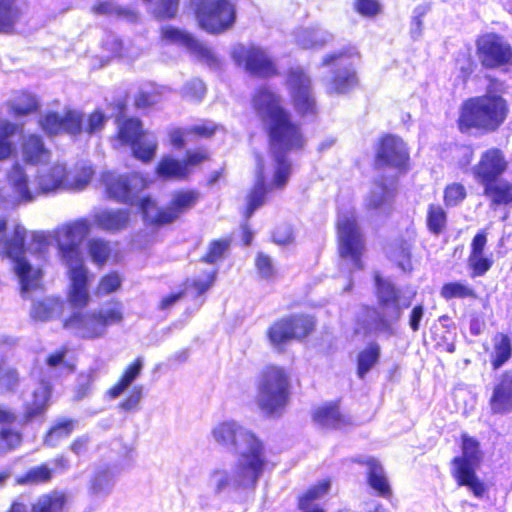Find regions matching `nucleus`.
I'll list each match as a JSON object with an SVG mask.
<instances>
[{"label": "nucleus", "instance_id": "19", "mask_svg": "<svg viewBox=\"0 0 512 512\" xmlns=\"http://www.w3.org/2000/svg\"><path fill=\"white\" fill-rule=\"evenodd\" d=\"M233 59L251 75L271 78L278 74L275 62L259 47L241 46L233 51Z\"/></svg>", "mask_w": 512, "mask_h": 512}, {"label": "nucleus", "instance_id": "29", "mask_svg": "<svg viewBox=\"0 0 512 512\" xmlns=\"http://www.w3.org/2000/svg\"><path fill=\"white\" fill-rule=\"evenodd\" d=\"M366 472V483L376 496L386 500L393 498V489L381 462H371Z\"/></svg>", "mask_w": 512, "mask_h": 512}, {"label": "nucleus", "instance_id": "8", "mask_svg": "<svg viewBox=\"0 0 512 512\" xmlns=\"http://www.w3.org/2000/svg\"><path fill=\"white\" fill-rule=\"evenodd\" d=\"M360 59L355 46L347 45L338 51L326 54L322 66L334 67L329 79V94H347L359 85V78L354 63Z\"/></svg>", "mask_w": 512, "mask_h": 512}, {"label": "nucleus", "instance_id": "53", "mask_svg": "<svg viewBox=\"0 0 512 512\" xmlns=\"http://www.w3.org/2000/svg\"><path fill=\"white\" fill-rule=\"evenodd\" d=\"M206 93L204 82L198 78L190 79L185 82L181 89L182 97L191 102H200Z\"/></svg>", "mask_w": 512, "mask_h": 512}, {"label": "nucleus", "instance_id": "28", "mask_svg": "<svg viewBox=\"0 0 512 512\" xmlns=\"http://www.w3.org/2000/svg\"><path fill=\"white\" fill-rule=\"evenodd\" d=\"M265 335L276 351L284 352L287 345L294 341L287 315L275 319L268 326Z\"/></svg>", "mask_w": 512, "mask_h": 512}, {"label": "nucleus", "instance_id": "25", "mask_svg": "<svg viewBox=\"0 0 512 512\" xmlns=\"http://www.w3.org/2000/svg\"><path fill=\"white\" fill-rule=\"evenodd\" d=\"M331 484V479L327 477L307 487L296 498L297 509L300 512H327L317 502L329 493Z\"/></svg>", "mask_w": 512, "mask_h": 512}, {"label": "nucleus", "instance_id": "58", "mask_svg": "<svg viewBox=\"0 0 512 512\" xmlns=\"http://www.w3.org/2000/svg\"><path fill=\"white\" fill-rule=\"evenodd\" d=\"M22 434L11 428L0 429V448L4 451H11L22 443Z\"/></svg>", "mask_w": 512, "mask_h": 512}, {"label": "nucleus", "instance_id": "59", "mask_svg": "<svg viewBox=\"0 0 512 512\" xmlns=\"http://www.w3.org/2000/svg\"><path fill=\"white\" fill-rule=\"evenodd\" d=\"M353 8L356 13L366 18H373L382 10V6L378 0H355Z\"/></svg>", "mask_w": 512, "mask_h": 512}, {"label": "nucleus", "instance_id": "42", "mask_svg": "<svg viewBox=\"0 0 512 512\" xmlns=\"http://www.w3.org/2000/svg\"><path fill=\"white\" fill-rule=\"evenodd\" d=\"M150 6V14L157 21L172 20L177 16L180 0H142Z\"/></svg>", "mask_w": 512, "mask_h": 512}, {"label": "nucleus", "instance_id": "14", "mask_svg": "<svg viewBox=\"0 0 512 512\" xmlns=\"http://www.w3.org/2000/svg\"><path fill=\"white\" fill-rule=\"evenodd\" d=\"M338 254L349 259L357 270L364 268L362 257L366 250L365 239L354 215H343L335 225Z\"/></svg>", "mask_w": 512, "mask_h": 512}, {"label": "nucleus", "instance_id": "5", "mask_svg": "<svg viewBox=\"0 0 512 512\" xmlns=\"http://www.w3.org/2000/svg\"><path fill=\"white\" fill-rule=\"evenodd\" d=\"M508 168L509 161L498 147L484 150L472 168L473 178L492 208L512 205V182L503 178Z\"/></svg>", "mask_w": 512, "mask_h": 512}, {"label": "nucleus", "instance_id": "7", "mask_svg": "<svg viewBox=\"0 0 512 512\" xmlns=\"http://www.w3.org/2000/svg\"><path fill=\"white\" fill-rule=\"evenodd\" d=\"M460 440L461 455L451 459V476L457 486L468 488L474 497L481 499L489 487L477 474L484 458L480 442L467 433H462Z\"/></svg>", "mask_w": 512, "mask_h": 512}, {"label": "nucleus", "instance_id": "57", "mask_svg": "<svg viewBox=\"0 0 512 512\" xmlns=\"http://www.w3.org/2000/svg\"><path fill=\"white\" fill-rule=\"evenodd\" d=\"M211 159V154L209 150L201 146L194 150H187L185 153V157L182 160L186 169H191L192 167L199 166Z\"/></svg>", "mask_w": 512, "mask_h": 512}, {"label": "nucleus", "instance_id": "56", "mask_svg": "<svg viewBox=\"0 0 512 512\" xmlns=\"http://www.w3.org/2000/svg\"><path fill=\"white\" fill-rule=\"evenodd\" d=\"M112 485V476L108 468L97 470L90 481V491L93 494L106 492Z\"/></svg>", "mask_w": 512, "mask_h": 512}, {"label": "nucleus", "instance_id": "51", "mask_svg": "<svg viewBox=\"0 0 512 512\" xmlns=\"http://www.w3.org/2000/svg\"><path fill=\"white\" fill-rule=\"evenodd\" d=\"M466 197V188L460 182H452L444 188L443 201L446 207H455L462 203Z\"/></svg>", "mask_w": 512, "mask_h": 512}, {"label": "nucleus", "instance_id": "63", "mask_svg": "<svg viewBox=\"0 0 512 512\" xmlns=\"http://www.w3.org/2000/svg\"><path fill=\"white\" fill-rule=\"evenodd\" d=\"M158 92L139 90L133 98V106L136 110H143L154 106L158 101Z\"/></svg>", "mask_w": 512, "mask_h": 512}, {"label": "nucleus", "instance_id": "18", "mask_svg": "<svg viewBox=\"0 0 512 512\" xmlns=\"http://www.w3.org/2000/svg\"><path fill=\"white\" fill-rule=\"evenodd\" d=\"M287 82L291 104L297 115L301 118L315 116L318 106L310 77L302 69H296L289 72Z\"/></svg>", "mask_w": 512, "mask_h": 512}, {"label": "nucleus", "instance_id": "62", "mask_svg": "<svg viewBox=\"0 0 512 512\" xmlns=\"http://www.w3.org/2000/svg\"><path fill=\"white\" fill-rule=\"evenodd\" d=\"M143 394V387L135 385L131 388L126 397L119 403V408L123 411H134L139 407V403Z\"/></svg>", "mask_w": 512, "mask_h": 512}, {"label": "nucleus", "instance_id": "45", "mask_svg": "<svg viewBox=\"0 0 512 512\" xmlns=\"http://www.w3.org/2000/svg\"><path fill=\"white\" fill-rule=\"evenodd\" d=\"M426 226L430 233L440 235L447 227V213L439 204H430L426 214Z\"/></svg>", "mask_w": 512, "mask_h": 512}, {"label": "nucleus", "instance_id": "40", "mask_svg": "<svg viewBox=\"0 0 512 512\" xmlns=\"http://www.w3.org/2000/svg\"><path fill=\"white\" fill-rule=\"evenodd\" d=\"M439 293L441 298L447 302L454 299L476 300L479 298L475 288L462 281H449L444 283L441 286Z\"/></svg>", "mask_w": 512, "mask_h": 512}, {"label": "nucleus", "instance_id": "48", "mask_svg": "<svg viewBox=\"0 0 512 512\" xmlns=\"http://www.w3.org/2000/svg\"><path fill=\"white\" fill-rule=\"evenodd\" d=\"M64 181V169L58 166L52 167L38 176V187L42 193H47L60 188Z\"/></svg>", "mask_w": 512, "mask_h": 512}, {"label": "nucleus", "instance_id": "52", "mask_svg": "<svg viewBox=\"0 0 512 512\" xmlns=\"http://www.w3.org/2000/svg\"><path fill=\"white\" fill-rule=\"evenodd\" d=\"M255 269L257 274L265 280H273L277 276V269L273 259L264 252H258L255 256Z\"/></svg>", "mask_w": 512, "mask_h": 512}, {"label": "nucleus", "instance_id": "35", "mask_svg": "<svg viewBox=\"0 0 512 512\" xmlns=\"http://www.w3.org/2000/svg\"><path fill=\"white\" fill-rule=\"evenodd\" d=\"M7 180L13 193L20 202H31L34 199L32 192L28 187V176L24 168L19 164H14L7 175Z\"/></svg>", "mask_w": 512, "mask_h": 512}, {"label": "nucleus", "instance_id": "64", "mask_svg": "<svg viewBox=\"0 0 512 512\" xmlns=\"http://www.w3.org/2000/svg\"><path fill=\"white\" fill-rule=\"evenodd\" d=\"M0 384L8 391H13L19 384V375L16 369H4L0 365Z\"/></svg>", "mask_w": 512, "mask_h": 512}, {"label": "nucleus", "instance_id": "11", "mask_svg": "<svg viewBox=\"0 0 512 512\" xmlns=\"http://www.w3.org/2000/svg\"><path fill=\"white\" fill-rule=\"evenodd\" d=\"M200 199V193L195 189H181L175 191L167 205L159 207L153 216L149 215L154 209V202L150 197L141 199L140 210L146 223L153 228H161L173 224L182 214L191 210Z\"/></svg>", "mask_w": 512, "mask_h": 512}, {"label": "nucleus", "instance_id": "4", "mask_svg": "<svg viewBox=\"0 0 512 512\" xmlns=\"http://www.w3.org/2000/svg\"><path fill=\"white\" fill-rule=\"evenodd\" d=\"M510 109L507 100L499 93L488 92L473 96L461 103L456 120L460 133L475 131L494 133L505 123Z\"/></svg>", "mask_w": 512, "mask_h": 512}, {"label": "nucleus", "instance_id": "36", "mask_svg": "<svg viewBox=\"0 0 512 512\" xmlns=\"http://www.w3.org/2000/svg\"><path fill=\"white\" fill-rule=\"evenodd\" d=\"M142 121L137 117H126L118 125L116 138L123 145L137 143L139 138L146 136Z\"/></svg>", "mask_w": 512, "mask_h": 512}, {"label": "nucleus", "instance_id": "17", "mask_svg": "<svg viewBox=\"0 0 512 512\" xmlns=\"http://www.w3.org/2000/svg\"><path fill=\"white\" fill-rule=\"evenodd\" d=\"M409 160V149L402 138L386 133L378 139L374 156L375 168L389 167L405 172L408 169Z\"/></svg>", "mask_w": 512, "mask_h": 512}, {"label": "nucleus", "instance_id": "60", "mask_svg": "<svg viewBox=\"0 0 512 512\" xmlns=\"http://www.w3.org/2000/svg\"><path fill=\"white\" fill-rule=\"evenodd\" d=\"M53 311L51 300H38L33 303L30 315L36 321H47L52 317Z\"/></svg>", "mask_w": 512, "mask_h": 512}, {"label": "nucleus", "instance_id": "44", "mask_svg": "<svg viewBox=\"0 0 512 512\" xmlns=\"http://www.w3.org/2000/svg\"><path fill=\"white\" fill-rule=\"evenodd\" d=\"M38 109L39 103L37 98L27 91L19 93L10 105V113L14 117L27 116L37 112Z\"/></svg>", "mask_w": 512, "mask_h": 512}, {"label": "nucleus", "instance_id": "26", "mask_svg": "<svg viewBox=\"0 0 512 512\" xmlns=\"http://www.w3.org/2000/svg\"><path fill=\"white\" fill-rule=\"evenodd\" d=\"M22 160L29 165H39L49 161L51 152L42 136L31 133L24 136L20 143Z\"/></svg>", "mask_w": 512, "mask_h": 512}, {"label": "nucleus", "instance_id": "3", "mask_svg": "<svg viewBox=\"0 0 512 512\" xmlns=\"http://www.w3.org/2000/svg\"><path fill=\"white\" fill-rule=\"evenodd\" d=\"M211 435L217 444L234 453H238L241 442H245L248 448V453L243 454L246 462L236 471L235 486L254 489L265 465L262 441L234 420L219 422L213 427Z\"/></svg>", "mask_w": 512, "mask_h": 512}, {"label": "nucleus", "instance_id": "55", "mask_svg": "<svg viewBox=\"0 0 512 512\" xmlns=\"http://www.w3.org/2000/svg\"><path fill=\"white\" fill-rule=\"evenodd\" d=\"M467 262L473 278L484 276L494 264L492 256L487 255L468 256Z\"/></svg>", "mask_w": 512, "mask_h": 512}, {"label": "nucleus", "instance_id": "46", "mask_svg": "<svg viewBox=\"0 0 512 512\" xmlns=\"http://www.w3.org/2000/svg\"><path fill=\"white\" fill-rule=\"evenodd\" d=\"M232 243L230 236L214 239L209 242L207 251L200 257V261L205 264H215L222 260L229 250Z\"/></svg>", "mask_w": 512, "mask_h": 512}, {"label": "nucleus", "instance_id": "31", "mask_svg": "<svg viewBox=\"0 0 512 512\" xmlns=\"http://www.w3.org/2000/svg\"><path fill=\"white\" fill-rule=\"evenodd\" d=\"M19 0H0V34L13 35L23 16Z\"/></svg>", "mask_w": 512, "mask_h": 512}, {"label": "nucleus", "instance_id": "6", "mask_svg": "<svg viewBox=\"0 0 512 512\" xmlns=\"http://www.w3.org/2000/svg\"><path fill=\"white\" fill-rule=\"evenodd\" d=\"M291 371L281 365L270 363L259 373L256 382V404L266 417H281L292 394Z\"/></svg>", "mask_w": 512, "mask_h": 512}, {"label": "nucleus", "instance_id": "10", "mask_svg": "<svg viewBox=\"0 0 512 512\" xmlns=\"http://www.w3.org/2000/svg\"><path fill=\"white\" fill-rule=\"evenodd\" d=\"M123 312L120 303L117 307L103 311L73 312L63 321L65 329L73 331L83 340H95L104 337L107 327L121 323Z\"/></svg>", "mask_w": 512, "mask_h": 512}, {"label": "nucleus", "instance_id": "41", "mask_svg": "<svg viewBox=\"0 0 512 512\" xmlns=\"http://www.w3.org/2000/svg\"><path fill=\"white\" fill-rule=\"evenodd\" d=\"M53 478V469L46 463L28 469L24 474L15 478V484L20 486L48 483Z\"/></svg>", "mask_w": 512, "mask_h": 512}, {"label": "nucleus", "instance_id": "12", "mask_svg": "<svg viewBox=\"0 0 512 512\" xmlns=\"http://www.w3.org/2000/svg\"><path fill=\"white\" fill-rule=\"evenodd\" d=\"M26 231L20 226L13 229L11 236L4 239L1 256L14 262V272L19 278L22 294L34 289L42 277L40 269L34 270L25 257Z\"/></svg>", "mask_w": 512, "mask_h": 512}, {"label": "nucleus", "instance_id": "27", "mask_svg": "<svg viewBox=\"0 0 512 512\" xmlns=\"http://www.w3.org/2000/svg\"><path fill=\"white\" fill-rule=\"evenodd\" d=\"M493 370L500 369L512 358V338L508 333L496 332L491 338V349L484 348Z\"/></svg>", "mask_w": 512, "mask_h": 512}, {"label": "nucleus", "instance_id": "9", "mask_svg": "<svg viewBox=\"0 0 512 512\" xmlns=\"http://www.w3.org/2000/svg\"><path fill=\"white\" fill-rule=\"evenodd\" d=\"M373 281L378 307L374 320L375 328L393 334V324L401 319L403 310L408 308L410 303H401L402 291L392 281L384 279L380 274H375Z\"/></svg>", "mask_w": 512, "mask_h": 512}, {"label": "nucleus", "instance_id": "21", "mask_svg": "<svg viewBox=\"0 0 512 512\" xmlns=\"http://www.w3.org/2000/svg\"><path fill=\"white\" fill-rule=\"evenodd\" d=\"M488 403L494 415H504L512 411V370L503 371L495 379Z\"/></svg>", "mask_w": 512, "mask_h": 512}, {"label": "nucleus", "instance_id": "37", "mask_svg": "<svg viewBox=\"0 0 512 512\" xmlns=\"http://www.w3.org/2000/svg\"><path fill=\"white\" fill-rule=\"evenodd\" d=\"M67 496L61 491H51L39 496L30 506V512H66Z\"/></svg>", "mask_w": 512, "mask_h": 512}, {"label": "nucleus", "instance_id": "16", "mask_svg": "<svg viewBox=\"0 0 512 512\" xmlns=\"http://www.w3.org/2000/svg\"><path fill=\"white\" fill-rule=\"evenodd\" d=\"M100 182L106 197L119 203H130L147 186L146 178L139 172L119 174L104 171Z\"/></svg>", "mask_w": 512, "mask_h": 512}, {"label": "nucleus", "instance_id": "61", "mask_svg": "<svg viewBox=\"0 0 512 512\" xmlns=\"http://www.w3.org/2000/svg\"><path fill=\"white\" fill-rule=\"evenodd\" d=\"M106 122V117L102 110L95 109L93 110L86 119V124L83 126V132L88 135L95 134L100 132Z\"/></svg>", "mask_w": 512, "mask_h": 512}, {"label": "nucleus", "instance_id": "20", "mask_svg": "<svg viewBox=\"0 0 512 512\" xmlns=\"http://www.w3.org/2000/svg\"><path fill=\"white\" fill-rule=\"evenodd\" d=\"M84 114L75 109H67L61 115L55 111L46 112L38 121L39 127L50 136L66 133L78 136L83 132Z\"/></svg>", "mask_w": 512, "mask_h": 512}, {"label": "nucleus", "instance_id": "2", "mask_svg": "<svg viewBox=\"0 0 512 512\" xmlns=\"http://www.w3.org/2000/svg\"><path fill=\"white\" fill-rule=\"evenodd\" d=\"M91 224L87 218L66 222L53 231L61 260L67 267L69 286L67 301L72 308L84 309L90 303L89 286L91 275L81 255L80 244L90 233Z\"/></svg>", "mask_w": 512, "mask_h": 512}, {"label": "nucleus", "instance_id": "47", "mask_svg": "<svg viewBox=\"0 0 512 512\" xmlns=\"http://www.w3.org/2000/svg\"><path fill=\"white\" fill-rule=\"evenodd\" d=\"M129 147L135 159L147 164L154 159L158 144L155 139H148L144 136L139 138L137 143L131 144Z\"/></svg>", "mask_w": 512, "mask_h": 512}, {"label": "nucleus", "instance_id": "50", "mask_svg": "<svg viewBox=\"0 0 512 512\" xmlns=\"http://www.w3.org/2000/svg\"><path fill=\"white\" fill-rule=\"evenodd\" d=\"M122 280L117 271H110L102 275L94 290V294L98 297L109 295L117 291L121 287Z\"/></svg>", "mask_w": 512, "mask_h": 512}, {"label": "nucleus", "instance_id": "24", "mask_svg": "<svg viewBox=\"0 0 512 512\" xmlns=\"http://www.w3.org/2000/svg\"><path fill=\"white\" fill-rule=\"evenodd\" d=\"M51 393V385L47 382H42L41 386L34 390L31 401L23 404V412L20 419L22 426H26L44 417L49 406Z\"/></svg>", "mask_w": 512, "mask_h": 512}, {"label": "nucleus", "instance_id": "32", "mask_svg": "<svg viewBox=\"0 0 512 512\" xmlns=\"http://www.w3.org/2000/svg\"><path fill=\"white\" fill-rule=\"evenodd\" d=\"M293 339L302 342L309 338L316 330L317 319L309 313H293L287 315Z\"/></svg>", "mask_w": 512, "mask_h": 512}, {"label": "nucleus", "instance_id": "23", "mask_svg": "<svg viewBox=\"0 0 512 512\" xmlns=\"http://www.w3.org/2000/svg\"><path fill=\"white\" fill-rule=\"evenodd\" d=\"M159 32L161 41L165 43L182 45L204 59L212 57V52L206 45L198 41L192 34L178 27L171 25L162 26Z\"/></svg>", "mask_w": 512, "mask_h": 512}, {"label": "nucleus", "instance_id": "54", "mask_svg": "<svg viewBox=\"0 0 512 512\" xmlns=\"http://www.w3.org/2000/svg\"><path fill=\"white\" fill-rule=\"evenodd\" d=\"M220 130H223V126L211 121H203L187 127L188 135L194 139H211Z\"/></svg>", "mask_w": 512, "mask_h": 512}, {"label": "nucleus", "instance_id": "1", "mask_svg": "<svg viewBox=\"0 0 512 512\" xmlns=\"http://www.w3.org/2000/svg\"><path fill=\"white\" fill-rule=\"evenodd\" d=\"M251 104L264 123L274 167L269 183H266L262 169L257 173L245 197L246 204L242 212L245 220H249L255 211L267 202L271 193L285 189L293 171L288 154L301 151L306 145V137L300 123L293 119L279 94L267 86H261L252 95Z\"/></svg>", "mask_w": 512, "mask_h": 512}, {"label": "nucleus", "instance_id": "49", "mask_svg": "<svg viewBox=\"0 0 512 512\" xmlns=\"http://www.w3.org/2000/svg\"><path fill=\"white\" fill-rule=\"evenodd\" d=\"M16 128L17 126L10 121L0 122V161L10 158L14 151L10 137L15 134Z\"/></svg>", "mask_w": 512, "mask_h": 512}, {"label": "nucleus", "instance_id": "30", "mask_svg": "<svg viewBox=\"0 0 512 512\" xmlns=\"http://www.w3.org/2000/svg\"><path fill=\"white\" fill-rule=\"evenodd\" d=\"M130 220L126 209L103 210L94 215L95 225L108 232H118L125 229Z\"/></svg>", "mask_w": 512, "mask_h": 512}, {"label": "nucleus", "instance_id": "34", "mask_svg": "<svg viewBox=\"0 0 512 512\" xmlns=\"http://www.w3.org/2000/svg\"><path fill=\"white\" fill-rule=\"evenodd\" d=\"M191 170L186 169L182 160L171 155L163 156L155 166V174L164 179L185 180L189 177Z\"/></svg>", "mask_w": 512, "mask_h": 512}, {"label": "nucleus", "instance_id": "13", "mask_svg": "<svg viewBox=\"0 0 512 512\" xmlns=\"http://www.w3.org/2000/svg\"><path fill=\"white\" fill-rule=\"evenodd\" d=\"M198 26L211 34L230 29L236 20V10L229 0H189Z\"/></svg>", "mask_w": 512, "mask_h": 512}, {"label": "nucleus", "instance_id": "15", "mask_svg": "<svg viewBox=\"0 0 512 512\" xmlns=\"http://www.w3.org/2000/svg\"><path fill=\"white\" fill-rule=\"evenodd\" d=\"M476 56L485 70H496L512 64V46L504 36L488 32L475 40Z\"/></svg>", "mask_w": 512, "mask_h": 512}, {"label": "nucleus", "instance_id": "22", "mask_svg": "<svg viewBox=\"0 0 512 512\" xmlns=\"http://www.w3.org/2000/svg\"><path fill=\"white\" fill-rule=\"evenodd\" d=\"M312 420L318 425L334 430L354 425L352 418L341 412V399L324 402L312 412Z\"/></svg>", "mask_w": 512, "mask_h": 512}, {"label": "nucleus", "instance_id": "39", "mask_svg": "<svg viewBox=\"0 0 512 512\" xmlns=\"http://www.w3.org/2000/svg\"><path fill=\"white\" fill-rule=\"evenodd\" d=\"M143 362L141 358L134 359L122 372L118 380L108 389L107 395L115 399L120 396L132 382L141 374Z\"/></svg>", "mask_w": 512, "mask_h": 512}, {"label": "nucleus", "instance_id": "38", "mask_svg": "<svg viewBox=\"0 0 512 512\" xmlns=\"http://www.w3.org/2000/svg\"><path fill=\"white\" fill-rule=\"evenodd\" d=\"M381 356V347L376 341L369 342L356 356V374L364 379L367 373L378 364Z\"/></svg>", "mask_w": 512, "mask_h": 512}, {"label": "nucleus", "instance_id": "33", "mask_svg": "<svg viewBox=\"0 0 512 512\" xmlns=\"http://www.w3.org/2000/svg\"><path fill=\"white\" fill-rule=\"evenodd\" d=\"M90 12L95 16L116 17L131 22L138 20V13L125 6L116 5L112 0H97L90 7Z\"/></svg>", "mask_w": 512, "mask_h": 512}, {"label": "nucleus", "instance_id": "43", "mask_svg": "<svg viewBox=\"0 0 512 512\" xmlns=\"http://www.w3.org/2000/svg\"><path fill=\"white\" fill-rule=\"evenodd\" d=\"M86 248L91 261L98 268H102L111 255L110 243L103 238L94 237L89 239Z\"/></svg>", "mask_w": 512, "mask_h": 512}]
</instances>
